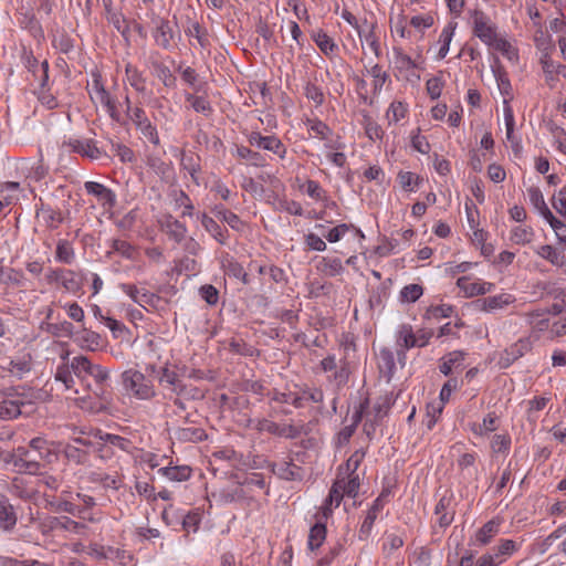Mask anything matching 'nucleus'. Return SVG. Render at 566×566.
I'll use <instances>...</instances> for the list:
<instances>
[{"label": "nucleus", "mask_w": 566, "mask_h": 566, "mask_svg": "<svg viewBox=\"0 0 566 566\" xmlns=\"http://www.w3.org/2000/svg\"><path fill=\"white\" fill-rule=\"evenodd\" d=\"M471 19L473 34L485 45L501 52L509 60L517 57L512 44L497 32L496 24L484 11L480 9L473 10Z\"/></svg>", "instance_id": "obj_1"}, {"label": "nucleus", "mask_w": 566, "mask_h": 566, "mask_svg": "<svg viewBox=\"0 0 566 566\" xmlns=\"http://www.w3.org/2000/svg\"><path fill=\"white\" fill-rule=\"evenodd\" d=\"M87 88L93 103L105 107L111 118L115 122H119L120 113L116 106V102L106 91L99 73H92V83L87 85Z\"/></svg>", "instance_id": "obj_2"}, {"label": "nucleus", "mask_w": 566, "mask_h": 566, "mask_svg": "<svg viewBox=\"0 0 566 566\" xmlns=\"http://www.w3.org/2000/svg\"><path fill=\"white\" fill-rule=\"evenodd\" d=\"M87 88L93 103L105 107L111 118L115 122H119L120 113L116 106V102L106 91L99 73H92V83L87 85Z\"/></svg>", "instance_id": "obj_3"}, {"label": "nucleus", "mask_w": 566, "mask_h": 566, "mask_svg": "<svg viewBox=\"0 0 566 566\" xmlns=\"http://www.w3.org/2000/svg\"><path fill=\"white\" fill-rule=\"evenodd\" d=\"M87 530L88 527L86 524L74 521L69 516H51L41 525V531L44 535L50 532L65 531L84 536L86 535Z\"/></svg>", "instance_id": "obj_4"}, {"label": "nucleus", "mask_w": 566, "mask_h": 566, "mask_svg": "<svg viewBox=\"0 0 566 566\" xmlns=\"http://www.w3.org/2000/svg\"><path fill=\"white\" fill-rule=\"evenodd\" d=\"M256 429L260 432H266L276 437L295 439L306 433L304 424L277 423L269 419L259 420Z\"/></svg>", "instance_id": "obj_5"}, {"label": "nucleus", "mask_w": 566, "mask_h": 566, "mask_svg": "<svg viewBox=\"0 0 566 566\" xmlns=\"http://www.w3.org/2000/svg\"><path fill=\"white\" fill-rule=\"evenodd\" d=\"M537 339L538 336L531 334L516 340L501 354L500 365L504 368L511 366L514 361L530 353Z\"/></svg>", "instance_id": "obj_6"}, {"label": "nucleus", "mask_w": 566, "mask_h": 566, "mask_svg": "<svg viewBox=\"0 0 566 566\" xmlns=\"http://www.w3.org/2000/svg\"><path fill=\"white\" fill-rule=\"evenodd\" d=\"M71 366L77 376L84 378V375H88L95 380L96 386H107V369L99 365H93L86 357H74Z\"/></svg>", "instance_id": "obj_7"}, {"label": "nucleus", "mask_w": 566, "mask_h": 566, "mask_svg": "<svg viewBox=\"0 0 566 566\" xmlns=\"http://www.w3.org/2000/svg\"><path fill=\"white\" fill-rule=\"evenodd\" d=\"M76 406L84 411L91 413H99L109 411L111 401L104 396V391H85L84 396L75 399Z\"/></svg>", "instance_id": "obj_8"}, {"label": "nucleus", "mask_w": 566, "mask_h": 566, "mask_svg": "<svg viewBox=\"0 0 566 566\" xmlns=\"http://www.w3.org/2000/svg\"><path fill=\"white\" fill-rule=\"evenodd\" d=\"M369 407V399L364 398V400L356 408L354 415L352 416V422L340 429L335 437V446L336 448H343L347 446L355 433L357 426L363 420L364 411Z\"/></svg>", "instance_id": "obj_9"}, {"label": "nucleus", "mask_w": 566, "mask_h": 566, "mask_svg": "<svg viewBox=\"0 0 566 566\" xmlns=\"http://www.w3.org/2000/svg\"><path fill=\"white\" fill-rule=\"evenodd\" d=\"M545 83L549 88H555L559 76L566 78V65L555 62L547 52H544L539 59Z\"/></svg>", "instance_id": "obj_10"}, {"label": "nucleus", "mask_w": 566, "mask_h": 566, "mask_svg": "<svg viewBox=\"0 0 566 566\" xmlns=\"http://www.w3.org/2000/svg\"><path fill=\"white\" fill-rule=\"evenodd\" d=\"M270 400L281 406V412L290 413V406L294 408L304 407V401L307 399L305 394L307 391H269Z\"/></svg>", "instance_id": "obj_11"}, {"label": "nucleus", "mask_w": 566, "mask_h": 566, "mask_svg": "<svg viewBox=\"0 0 566 566\" xmlns=\"http://www.w3.org/2000/svg\"><path fill=\"white\" fill-rule=\"evenodd\" d=\"M272 472L280 479L285 481H302L305 471L292 460H282L271 464Z\"/></svg>", "instance_id": "obj_12"}, {"label": "nucleus", "mask_w": 566, "mask_h": 566, "mask_svg": "<svg viewBox=\"0 0 566 566\" xmlns=\"http://www.w3.org/2000/svg\"><path fill=\"white\" fill-rule=\"evenodd\" d=\"M457 286L464 294L465 297H474L490 293L494 289V284L491 282H484L478 280L471 282L469 276H461L457 280Z\"/></svg>", "instance_id": "obj_13"}, {"label": "nucleus", "mask_w": 566, "mask_h": 566, "mask_svg": "<svg viewBox=\"0 0 566 566\" xmlns=\"http://www.w3.org/2000/svg\"><path fill=\"white\" fill-rule=\"evenodd\" d=\"M515 302L514 295L510 293H501L497 295L476 300L474 305L478 310L492 313L497 310H502Z\"/></svg>", "instance_id": "obj_14"}, {"label": "nucleus", "mask_w": 566, "mask_h": 566, "mask_svg": "<svg viewBox=\"0 0 566 566\" xmlns=\"http://www.w3.org/2000/svg\"><path fill=\"white\" fill-rule=\"evenodd\" d=\"M377 366L379 369V377L389 384L394 377L397 366L394 352L388 347H382L377 354Z\"/></svg>", "instance_id": "obj_15"}, {"label": "nucleus", "mask_w": 566, "mask_h": 566, "mask_svg": "<svg viewBox=\"0 0 566 566\" xmlns=\"http://www.w3.org/2000/svg\"><path fill=\"white\" fill-rule=\"evenodd\" d=\"M149 379H151L155 386L160 387H179L180 378L175 367H151L149 371Z\"/></svg>", "instance_id": "obj_16"}, {"label": "nucleus", "mask_w": 566, "mask_h": 566, "mask_svg": "<svg viewBox=\"0 0 566 566\" xmlns=\"http://www.w3.org/2000/svg\"><path fill=\"white\" fill-rule=\"evenodd\" d=\"M63 146L69 147L72 151L77 153L90 159H99L103 151L96 146L93 139H77L71 138L63 143Z\"/></svg>", "instance_id": "obj_17"}, {"label": "nucleus", "mask_w": 566, "mask_h": 566, "mask_svg": "<svg viewBox=\"0 0 566 566\" xmlns=\"http://www.w3.org/2000/svg\"><path fill=\"white\" fill-rule=\"evenodd\" d=\"M84 188L86 192L94 196L103 207L112 208L115 206V193L104 185L96 181H86Z\"/></svg>", "instance_id": "obj_18"}, {"label": "nucleus", "mask_w": 566, "mask_h": 566, "mask_svg": "<svg viewBox=\"0 0 566 566\" xmlns=\"http://www.w3.org/2000/svg\"><path fill=\"white\" fill-rule=\"evenodd\" d=\"M122 385L125 389H134L138 387L139 389H148L155 387V384L151 379H149V374L145 376L138 370L128 369L122 373Z\"/></svg>", "instance_id": "obj_19"}, {"label": "nucleus", "mask_w": 566, "mask_h": 566, "mask_svg": "<svg viewBox=\"0 0 566 566\" xmlns=\"http://www.w3.org/2000/svg\"><path fill=\"white\" fill-rule=\"evenodd\" d=\"M453 495L452 493H446L439 500L436 505L434 514L438 515V524L441 527L449 526L454 518V510L452 507Z\"/></svg>", "instance_id": "obj_20"}, {"label": "nucleus", "mask_w": 566, "mask_h": 566, "mask_svg": "<svg viewBox=\"0 0 566 566\" xmlns=\"http://www.w3.org/2000/svg\"><path fill=\"white\" fill-rule=\"evenodd\" d=\"M12 463L18 471L30 474H35L40 469V463L31 458L30 450L24 448L17 449V452L12 455Z\"/></svg>", "instance_id": "obj_21"}, {"label": "nucleus", "mask_w": 566, "mask_h": 566, "mask_svg": "<svg viewBox=\"0 0 566 566\" xmlns=\"http://www.w3.org/2000/svg\"><path fill=\"white\" fill-rule=\"evenodd\" d=\"M18 522V516L9 499L0 493V528L4 532H11Z\"/></svg>", "instance_id": "obj_22"}, {"label": "nucleus", "mask_w": 566, "mask_h": 566, "mask_svg": "<svg viewBox=\"0 0 566 566\" xmlns=\"http://www.w3.org/2000/svg\"><path fill=\"white\" fill-rule=\"evenodd\" d=\"M161 229L168 238L174 240L176 243H181L188 232L187 227L171 214L164 218Z\"/></svg>", "instance_id": "obj_23"}, {"label": "nucleus", "mask_w": 566, "mask_h": 566, "mask_svg": "<svg viewBox=\"0 0 566 566\" xmlns=\"http://www.w3.org/2000/svg\"><path fill=\"white\" fill-rule=\"evenodd\" d=\"M69 494L71 493L66 491L62 492L56 505L57 511L71 514L73 516H76L84 521H88L91 523H96L99 521V518L96 517L95 515H84V512L78 509V505H76L72 499L67 497Z\"/></svg>", "instance_id": "obj_24"}, {"label": "nucleus", "mask_w": 566, "mask_h": 566, "mask_svg": "<svg viewBox=\"0 0 566 566\" xmlns=\"http://www.w3.org/2000/svg\"><path fill=\"white\" fill-rule=\"evenodd\" d=\"M119 289L127 294L135 303L145 307L148 304H153L156 295L145 289H139L134 284L122 283Z\"/></svg>", "instance_id": "obj_25"}, {"label": "nucleus", "mask_w": 566, "mask_h": 566, "mask_svg": "<svg viewBox=\"0 0 566 566\" xmlns=\"http://www.w3.org/2000/svg\"><path fill=\"white\" fill-rule=\"evenodd\" d=\"M220 264L224 273L229 276L240 280L243 284L249 283L248 274L243 266L229 253H224L221 256Z\"/></svg>", "instance_id": "obj_26"}, {"label": "nucleus", "mask_w": 566, "mask_h": 566, "mask_svg": "<svg viewBox=\"0 0 566 566\" xmlns=\"http://www.w3.org/2000/svg\"><path fill=\"white\" fill-rule=\"evenodd\" d=\"M154 38L156 43L165 50H171L174 40V31L170 27V23L166 19H159L156 24V30L154 33Z\"/></svg>", "instance_id": "obj_27"}, {"label": "nucleus", "mask_w": 566, "mask_h": 566, "mask_svg": "<svg viewBox=\"0 0 566 566\" xmlns=\"http://www.w3.org/2000/svg\"><path fill=\"white\" fill-rule=\"evenodd\" d=\"M198 219L200 220L205 230L212 235L220 244H226L228 241V231L222 229L217 221L209 217L206 212L199 213Z\"/></svg>", "instance_id": "obj_28"}, {"label": "nucleus", "mask_w": 566, "mask_h": 566, "mask_svg": "<svg viewBox=\"0 0 566 566\" xmlns=\"http://www.w3.org/2000/svg\"><path fill=\"white\" fill-rule=\"evenodd\" d=\"M535 253L549 262L552 265L562 268L566 263V258L562 251L551 244H543L535 249Z\"/></svg>", "instance_id": "obj_29"}, {"label": "nucleus", "mask_w": 566, "mask_h": 566, "mask_svg": "<svg viewBox=\"0 0 566 566\" xmlns=\"http://www.w3.org/2000/svg\"><path fill=\"white\" fill-rule=\"evenodd\" d=\"M382 510L381 499H376L371 505V507L368 510L361 525L359 528V538L360 539H367L370 535V532L373 530L374 523L379 514V512Z\"/></svg>", "instance_id": "obj_30"}, {"label": "nucleus", "mask_w": 566, "mask_h": 566, "mask_svg": "<svg viewBox=\"0 0 566 566\" xmlns=\"http://www.w3.org/2000/svg\"><path fill=\"white\" fill-rule=\"evenodd\" d=\"M366 398L369 399V412L373 417L380 420L387 416L394 402V398L388 394L379 396L374 402H371V398L369 396Z\"/></svg>", "instance_id": "obj_31"}, {"label": "nucleus", "mask_w": 566, "mask_h": 566, "mask_svg": "<svg viewBox=\"0 0 566 566\" xmlns=\"http://www.w3.org/2000/svg\"><path fill=\"white\" fill-rule=\"evenodd\" d=\"M464 359V354L460 350H454L441 358L439 369L440 371L448 376L452 371H457L461 366Z\"/></svg>", "instance_id": "obj_32"}, {"label": "nucleus", "mask_w": 566, "mask_h": 566, "mask_svg": "<svg viewBox=\"0 0 566 566\" xmlns=\"http://www.w3.org/2000/svg\"><path fill=\"white\" fill-rule=\"evenodd\" d=\"M10 376L21 379L27 373L31 370V357L30 355L12 359L7 366H3Z\"/></svg>", "instance_id": "obj_33"}, {"label": "nucleus", "mask_w": 566, "mask_h": 566, "mask_svg": "<svg viewBox=\"0 0 566 566\" xmlns=\"http://www.w3.org/2000/svg\"><path fill=\"white\" fill-rule=\"evenodd\" d=\"M88 480L92 483H98L103 489L118 490L122 486V478L116 474H107L103 472H91Z\"/></svg>", "instance_id": "obj_34"}, {"label": "nucleus", "mask_w": 566, "mask_h": 566, "mask_svg": "<svg viewBox=\"0 0 566 566\" xmlns=\"http://www.w3.org/2000/svg\"><path fill=\"white\" fill-rule=\"evenodd\" d=\"M125 75L128 84L138 93L146 91V78L143 73L132 63L125 65Z\"/></svg>", "instance_id": "obj_35"}, {"label": "nucleus", "mask_w": 566, "mask_h": 566, "mask_svg": "<svg viewBox=\"0 0 566 566\" xmlns=\"http://www.w3.org/2000/svg\"><path fill=\"white\" fill-rule=\"evenodd\" d=\"M191 468L188 465L164 467L158 470V473L170 481L182 482L191 476Z\"/></svg>", "instance_id": "obj_36"}, {"label": "nucleus", "mask_w": 566, "mask_h": 566, "mask_svg": "<svg viewBox=\"0 0 566 566\" xmlns=\"http://www.w3.org/2000/svg\"><path fill=\"white\" fill-rule=\"evenodd\" d=\"M316 269L327 275V276H336L343 273L344 266L339 258L336 256H324L317 263Z\"/></svg>", "instance_id": "obj_37"}, {"label": "nucleus", "mask_w": 566, "mask_h": 566, "mask_svg": "<svg viewBox=\"0 0 566 566\" xmlns=\"http://www.w3.org/2000/svg\"><path fill=\"white\" fill-rule=\"evenodd\" d=\"M457 25V22L451 21L442 29L438 40V44L440 45L438 59L442 60L447 56Z\"/></svg>", "instance_id": "obj_38"}, {"label": "nucleus", "mask_w": 566, "mask_h": 566, "mask_svg": "<svg viewBox=\"0 0 566 566\" xmlns=\"http://www.w3.org/2000/svg\"><path fill=\"white\" fill-rule=\"evenodd\" d=\"M93 434L104 443H108L111 447L117 448L122 451L128 452L132 448V442L127 438L117 434L105 433L102 430H96Z\"/></svg>", "instance_id": "obj_39"}, {"label": "nucleus", "mask_w": 566, "mask_h": 566, "mask_svg": "<svg viewBox=\"0 0 566 566\" xmlns=\"http://www.w3.org/2000/svg\"><path fill=\"white\" fill-rule=\"evenodd\" d=\"M235 156L240 159L248 161L250 165L255 167H264L265 158L259 151H254L251 148L243 145H235Z\"/></svg>", "instance_id": "obj_40"}, {"label": "nucleus", "mask_w": 566, "mask_h": 566, "mask_svg": "<svg viewBox=\"0 0 566 566\" xmlns=\"http://www.w3.org/2000/svg\"><path fill=\"white\" fill-rule=\"evenodd\" d=\"M493 73L496 80L499 91L503 96V102L510 103L513 99V88L506 72L497 67L493 70Z\"/></svg>", "instance_id": "obj_41"}, {"label": "nucleus", "mask_w": 566, "mask_h": 566, "mask_svg": "<svg viewBox=\"0 0 566 566\" xmlns=\"http://www.w3.org/2000/svg\"><path fill=\"white\" fill-rule=\"evenodd\" d=\"M42 216L45 226L50 229H56L63 221L64 217L60 209H54L50 206H42L38 211V216Z\"/></svg>", "instance_id": "obj_42"}, {"label": "nucleus", "mask_w": 566, "mask_h": 566, "mask_svg": "<svg viewBox=\"0 0 566 566\" xmlns=\"http://www.w3.org/2000/svg\"><path fill=\"white\" fill-rule=\"evenodd\" d=\"M109 248L108 254L117 253L127 260H134L137 253L135 247L122 239H112L109 241Z\"/></svg>", "instance_id": "obj_43"}, {"label": "nucleus", "mask_w": 566, "mask_h": 566, "mask_svg": "<svg viewBox=\"0 0 566 566\" xmlns=\"http://www.w3.org/2000/svg\"><path fill=\"white\" fill-rule=\"evenodd\" d=\"M27 403L20 400L4 399L0 401V418L12 419L21 415Z\"/></svg>", "instance_id": "obj_44"}, {"label": "nucleus", "mask_w": 566, "mask_h": 566, "mask_svg": "<svg viewBox=\"0 0 566 566\" xmlns=\"http://www.w3.org/2000/svg\"><path fill=\"white\" fill-rule=\"evenodd\" d=\"M326 525L322 523H316L310 530L307 547L311 551L318 549L326 539Z\"/></svg>", "instance_id": "obj_45"}, {"label": "nucleus", "mask_w": 566, "mask_h": 566, "mask_svg": "<svg viewBox=\"0 0 566 566\" xmlns=\"http://www.w3.org/2000/svg\"><path fill=\"white\" fill-rule=\"evenodd\" d=\"M64 457L76 465L86 464L88 462V451L81 449L74 444L67 443L63 449Z\"/></svg>", "instance_id": "obj_46"}, {"label": "nucleus", "mask_w": 566, "mask_h": 566, "mask_svg": "<svg viewBox=\"0 0 566 566\" xmlns=\"http://www.w3.org/2000/svg\"><path fill=\"white\" fill-rule=\"evenodd\" d=\"M75 259V252L70 241L61 239L56 243L55 260L60 263L71 264Z\"/></svg>", "instance_id": "obj_47"}, {"label": "nucleus", "mask_w": 566, "mask_h": 566, "mask_svg": "<svg viewBox=\"0 0 566 566\" xmlns=\"http://www.w3.org/2000/svg\"><path fill=\"white\" fill-rule=\"evenodd\" d=\"M175 437L184 442H199L206 438L205 430L197 427L178 428Z\"/></svg>", "instance_id": "obj_48"}, {"label": "nucleus", "mask_w": 566, "mask_h": 566, "mask_svg": "<svg viewBox=\"0 0 566 566\" xmlns=\"http://www.w3.org/2000/svg\"><path fill=\"white\" fill-rule=\"evenodd\" d=\"M367 73L373 77V91L374 94L381 92L382 86L389 80V74L382 70V66L378 63L367 69Z\"/></svg>", "instance_id": "obj_49"}, {"label": "nucleus", "mask_w": 566, "mask_h": 566, "mask_svg": "<svg viewBox=\"0 0 566 566\" xmlns=\"http://www.w3.org/2000/svg\"><path fill=\"white\" fill-rule=\"evenodd\" d=\"M527 196L530 199V202L535 208V210L539 213V216L543 218L546 216L547 212L551 211L548 206L545 202L544 196L538 187H530L527 189Z\"/></svg>", "instance_id": "obj_50"}, {"label": "nucleus", "mask_w": 566, "mask_h": 566, "mask_svg": "<svg viewBox=\"0 0 566 566\" xmlns=\"http://www.w3.org/2000/svg\"><path fill=\"white\" fill-rule=\"evenodd\" d=\"M500 523L495 520L486 522L475 534L476 542L486 545L499 533Z\"/></svg>", "instance_id": "obj_51"}, {"label": "nucleus", "mask_w": 566, "mask_h": 566, "mask_svg": "<svg viewBox=\"0 0 566 566\" xmlns=\"http://www.w3.org/2000/svg\"><path fill=\"white\" fill-rule=\"evenodd\" d=\"M534 235L532 227L516 226L511 230L510 240L515 244L525 245L533 240Z\"/></svg>", "instance_id": "obj_52"}, {"label": "nucleus", "mask_w": 566, "mask_h": 566, "mask_svg": "<svg viewBox=\"0 0 566 566\" xmlns=\"http://www.w3.org/2000/svg\"><path fill=\"white\" fill-rule=\"evenodd\" d=\"M397 343L407 350L417 347L416 335L411 325L403 324L399 327Z\"/></svg>", "instance_id": "obj_53"}, {"label": "nucleus", "mask_w": 566, "mask_h": 566, "mask_svg": "<svg viewBox=\"0 0 566 566\" xmlns=\"http://www.w3.org/2000/svg\"><path fill=\"white\" fill-rule=\"evenodd\" d=\"M313 40L319 50L326 55L331 56L337 50V45L334 40L328 36L323 30H318L313 34Z\"/></svg>", "instance_id": "obj_54"}, {"label": "nucleus", "mask_w": 566, "mask_h": 566, "mask_svg": "<svg viewBox=\"0 0 566 566\" xmlns=\"http://www.w3.org/2000/svg\"><path fill=\"white\" fill-rule=\"evenodd\" d=\"M186 101L190 104L195 112L205 116H210L212 114L213 109L207 97L188 93L186 94Z\"/></svg>", "instance_id": "obj_55"}, {"label": "nucleus", "mask_w": 566, "mask_h": 566, "mask_svg": "<svg viewBox=\"0 0 566 566\" xmlns=\"http://www.w3.org/2000/svg\"><path fill=\"white\" fill-rule=\"evenodd\" d=\"M397 180L405 191L410 192L415 191L422 182V178L411 171H399L397 175Z\"/></svg>", "instance_id": "obj_56"}, {"label": "nucleus", "mask_w": 566, "mask_h": 566, "mask_svg": "<svg viewBox=\"0 0 566 566\" xmlns=\"http://www.w3.org/2000/svg\"><path fill=\"white\" fill-rule=\"evenodd\" d=\"M443 410V402L441 400L429 401L426 406V427L431 430L438 421Z\"/></svg>", "instance_id": "obj_57"}, {"label": "nucleus", "mask_w": 566, "mask_h": 566, "mask_svg": "<svg viewBox=\"0 0 566 566\" xmlns=\"http://www.w3.org/2000/svg\"><path fill=\"white\" fill-rule=\"evenodd\" d=\"M395 66L400 72H408L417 67L416 62L403 52L401 48L394 46Z\"/></svg>", "instance_id": "obj_58"}, {"label": "nucleus", "mask_w": 566, "mask_h": 566, "mask_svg": "<svg viewBox=\"0 0 566 566\" xmlns=\"http://www.w3.org/2000/svg\"><path fill=\"white\" fill-rule=\"evenodd\" d=\"M304 95L314 103L315 107H319L325 102L323 88L312 81H307L304 85Z\"/></svg>", "instance_id": "obj_59"}, {"label": "nucleus", "mask_w": 566, "mask_h": 566, "mask_svg": "<svg viewBox=\"0 0 566 566\" xmlns=\"http://www.w3.org/2000/svg\"><path fill=\"white\" fill-rule=\"evenodd\" d=\"M185 32L188 36L195 38L201 48L209 45L207 30L199 22H190Z\"/></svg>", "instance_id": "obj_60"}, {"label": "nucleus", "mask_w": 566, "mask_h": 566, "mask_svg": "<svg viewBox=\"0 0 566 566\" xmlns=\"http://www.w3.org/2000/svg\"><path fill=\"white\" fill-rule=\"evenodd\" d=\"M151 65L155 70L156 76L163 82L166 87H175L176 76L171 73L168 66L158 61H153Z\"/></svg>", "instance_id": "obj_61"}, {"label": "nucleus", "mask_w": 566, "mask_h": 566, "mask_svg": "<svg viewBox=\"0 0 566 566\" xmlns=\"http://www.w3.org/2000/svg\"><path fill=\"white\" fill-rule=\"evenodd\" d=\"M423 294V287L420 284H408L403 286L399 293V300L402 303H415Z\"/></svg>", "instance_id": "obj_62"}, {"label": "nucleus", "mask_w": 566, "mask_h": 566, "mask_svg": "<svg viewBox=\"0 0 566 566\" xmlns=\"http://www.w3.org/2000/svg\"><path fill=\"white\" fill-rule=\"evenodd\" d=\"M563 538V541L559 543L558 548L559 551L566 555V522L562 525H559L556 530H554L543 542V545L545 547H549L554 541Z\"/></svg>", "instance_id": "obj_63"}, {"label": "nucleus", "mask_w": 566, "mask_h": 566, "mask_svg": "<svg viewBox=\"0 0 566 566\" xmlns=\"http://www.w3.org/2000/svg\"><path fill=\"white\" fill-rule=\"evenodd\" d=\"M551 201L556 212L566 221V186L556 191Z\"/></svg>", "instance_id": "obj_64"}]
</instances>
